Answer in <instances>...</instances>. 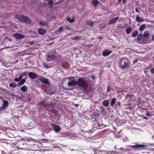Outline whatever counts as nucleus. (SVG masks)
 Listing matches in <instances>:
<instances>
[{"label":"nucleus","instance_id":"f257e3e1","mask_svg":"<svg viewBox=\"0 0 154 154\" xmlns=\"http://www.w3.org/2000/svg\"><path fill=\"white\" fill-rule=\"evenodd\" d=\"M130 65V62L127 58L124 57L121 59L119 61V66L122 69L128 68Z\"/></svg>","mask_w":154,"mask_h":154},{"label":"nucleus","instance_id":"f03ea898","mask_svg":"<svg viewBox=\"0 0 154 154\" xmlns=\"http://www.w3.org/2000/svg\"><path fill=\"white\" fill-rule=\"evenodd\" d=\"M77 85L79 86L82 87L85 90H86L88 88V85L86 82L81 78H79L77 82Z\"/></svg>","mask_w":154,"mask_h":154},{"label":"nucleus","instance_id":"7ed1b4c3","mask_svg":"<svg viewBox=\"0 0 154 154\" xmlns=\"http://www.w3.org/2000/svg\"><path fill=\"white\" fill-rule=\"evenodd\" d=\"M15 18L23 22H26L27 23H31V21L30 19L28 17L24 16L16 15Z\"/></svg>","mask_w":154,"mask_h":154},{"label":"nucleus","instance_id":"20e7f679","mask_svg":"<svg viewBox=\"0 0 154 154\" xmlns=\"http://www.w3.org/2000/svg\"><path fill=\"white\" fill-rule=\"evenodd\" d=\"M77 85V82L75 81L74 78L71 77L68 79V85L69 86H73Z\"/></svg>","mask_w":154,"mask_h":154},{"label":"nucleus","instance_id":"39448f33","mask_svg":"<svg viewBox=\"0 0 154 154\" xmlns=\"http://www.w3.org/2000/svg\"><path fill=\"white\" fill-rule=\"evenodd\" d=\"M51 125L53 127L54 130L55 132H58L60 131V128L58 125L53 124H51Z\"/></svg>","mask_w":154,"mask_h":154},{"label":"nucleus","instance_id":"423d86ee","mask_svg":"<svg viewBox=\"0 0 154 154\" xmlns=\"http://www.w3.org/2000/svg\"><path fill=\"white\" fill-rule=\"evenodd\" d=\"M112 52V51L110 50H105L103 51V55L104 57H106L110 55Z\"/></svg>","mask_w":154,"mask_h":154},{"label":"nucleus","instance_id":"0eeeda50","mask_svg":"<svg viewBox=\"0 0 154 154\" xmlns=\"http://www.w3.org/2000/svg\"><path fill=\"white\" fill-rule=\"evenodd\" d=\"M14 37L17 39H20L24 38V36L21 34L16 33L13 35Z\"/></svg>","mask_w":154,"mask_h":154},{"label":"nucleus","instance_id":"6e6552de","mask_svg":"<svg viewBox=\"0 0 154 154\" xmlns=\"http://www.w3.org/2000/svg\"><path fill=\"white\" fill-rule=\"evenodd\" d=\"M39 79L42 82L45 83L47 85H49L48 80L44 77H41L39 78Z\"/></svg>","mask_w":154,"mask_h":154},{"label":"nucleus","instance_id":"1a4fd4ad","mask_svg":"<svg viewBox=\"0 0 154 154\" xmlns=\"http://www.w3.org/2000/svg\"><path fill=\"white\" fill-rule=\"evenodd\" d=\"M28 75L29 77L32 79H35L38 76L35 73L32 72H29Z\"/></svg>","mask_w":154,"mask_h":154},{"label":"nucleus","instance_id":"9d476101","mask_svg":"<svg viewBox=\"0 0 154 154\" xmlns=\"http://www.w3.org/2000/svg\"><path fill=\"white\" fill-rule=\"evenodd\" d=\"M38 31L39 34L44 35L46 33V31L44 29L39 28L38 29Z\"/></svg>","mask_w":154,"mask_h":154},{"label":"nucleus","instance_id":"9b49d317","mask_svg":"<svg viewBox=\"0 0 154 154\" xmlns=\"http://www.w3.org/2000/svg\"><path fill=\"white\" fill-rule=\"evenodd\" d=\"M145 146L143 145L137 144L134 145H132L131 146L134 148H139L144 147Z\"/></svg>","mask_w":154,"mask_h":154},{"label":"nucleus","instance_id":"f8f14e48","mask_svg":"<svg viewBox=\"0 0 154 154\" xmlns=\"http://www.w3.org/2000/svg\"><path fill=\"white\" fill-rule=\"evenodd\" d=\"M66 19L67 21L71 23H73L75 21V18L74 17H73L72 19H71L69 17H67Z\"/></svg>","mask_w":154,"mask_h":154},{"label":"nucleus","instance_id":"ddd939ff","mask_svg":"<svg viewBox=\"0 0 154 154\" xmlns=\"http://www.w3.org/2000/svg\"><path fill=\"white\" fill-rule=\"evenodd\" d=\"M136 20L137 22H141L143 21L144 19L142 17H140L138 16H137L136 17Z\"/></svg>","mask_w":154,"mask_h":154},{"label":"nucleus","instance_id":"4468645a","mask_svg":"<svg viewBox=\"0 0 154 154\" xmlns=\"http://www.w3.org/2000/svg\"><path fill=\"white\" fill-rule=\"evenodd\" d=\"M118 18V17H116L112 19L109 22V23L110 24H112L114 23L117 20Z\"/></svg>","mask_w":154,"mask_h":154},{"label":"nucleus","instance_id":"2eb2a0df","mask_svg":"<svg viewBox=\"0 0 154 154\" xmlns=\"http://www.w3.org/2000/svg\"><path fill=\"white\" fill-rule=\"evenodd\" d=\"M21 90L23 92H25L27 90V88L26 86L24 85L20 88Z\"/></svg>","mask_w":154,"mask_h":154},{"label":"nucleus","instance_id":"dca6fc26","mask_svg":"<svg viewBox=\"0 0 154 154\" xmlns=\"http://www.w3.org/2000/svg\"><path fill=\"white\" fill-rule=\"evenodd\" d=\"M25 81L26 80L24 79H23L19 82L18 83V85L20 86L23 85L25 83Z\"/></svg>","mask_w":154,"mask_h":154},{"label":"nucleus","instance_id":"f3484780","mask_svg":"<svg viewBox=\"0 0 154 154\" xmlns=\"http://www.w3.org/2000/svg\"><path fill=\"white\" fill-rule=\"evenodd\" d=\"M109 103V101L108 100H104L102 103L103 105L105 106H107Z\"/></svg>","mask_w":154,"mask_h":154},{"label":"nucleus","instance_id":"a211bd4d","mask_svg":"<svg viewBox=\"0 0 154 154\" xmlns=\"http://www.w3.org/2000/svg\"><path fill=\"white\" fill-rule=\"evenodd\" d=\"M8 105V101L7 100H5L3 101L2 107L5 108Z\"/></svg>","mask_w":154,"mask_h":154},{"label":"nucleus","instance_id":"6ab92c4d","mask_svg":"<svg viewBox=\"0 0 154 154\" xmlns=\"http://www.w3.org/2000/svg\"><path fill=\"white\" fill-rule=\"evenodd\" d=\"M116 100H117L116 98H114L113 99H112L111 103V106H114Z\"/></svg>","mask_w":154,"mask_h":154},{"label":"nucleus","instance_id":"aec40b11","mask_svg":"<svg viewBox=\"0 0 154 154\" xmlns=\"http://www.w3.org/2000/svg\"><path fill=\"white\" fill-rule=\"evenodd\" d=\"M98 1L97 0H93L92 1V4L94 6L96 7L98 3Z\"/></svg>","mask_w":154,"mask_h":154},{"label":"nucleus","instance_id":"412c9836","mask_svg":"<svg viewBox=\"0 0 154 154\" xmlns=\"http://www.w3.org/2000/svg\"><path fill=\"white\" fill-rule=\"evenodd\" d=\"M133 97V95H129L127 94L125 96V99H131Z\"/></svg>","mask_w":154,"mask_h":154},{"label":"nucleus","instance_id":"4be33fe9","mask_svg":"<svg viewBox=\"0 0 154 154\" xmlns=\"http://www.w3.org/2000/svg\"><path fill=\"white\" fill-rule=\"evenodd\" d=\"M17 86V85L15 83H11L9 84V86L10 87L14 88Z\"/></svg>","mask_w":154,"mask_h":154},{"label":"nucleus","instance_id":"5701e85b","mask_svg":"<svg viewBox=\"0 0 154 154\" xmlns=\"http://www.w3.org/2000/svg\"><path fill=\"white\" fill-rule=\"evenodd\" d=\"M149 35V34L148 33V32L147 31H145L144 32V34L143 35V37L146 38L148 37Z\"/></svg>","mask_w":154,"mask_h":154},{"label":"nucleus","instance_id":"b1692460","mask_svg":"<svg viewBox=\"0 0 154 154\" xmlns=\"http://www.w3.org/2000/svg\"><path fill=\"white\" fill-rule=\"evenodd\" d=\"M138 31L137 30H135L133 32V34L132 35L133 37H135L138 35Z\"/></svg>","mask_w":154,"mask_h":154},{"label":"nucleus","instance_id":"393cba45","mask_svg":"<svg viewBox=\"0 0 154 154\" xmlns=\"http://www.w3.org/2000/svg\"><path fill=\"white\" fill-rule=\"evenodd\" d=\"M145 25L144 24L141 25V26L140 27L139 30L140 31H142L145 28Z\"/></svg>","mask_w":154,"mask_h":154},{"label":"nucleus","instance_id":"a878e982","mask_svg":"<svg viewBox=\"0 0 154 154\" xmlns=\"http://www.w3.org/2000/svg\"><path fill=\"white\" fill-rule=\"evenodd\" d=\"M143 37V35L142 34H140L137 37V40L138 41H140Z\"/></svg>","mask_w":154,"mask_h":154},{"label":"nucleus","instance_id":"bb28decb","mask_svg":"<svg viewBox=\"0 0 154 154\" xmlns=\"http://www.w3.org/2000/svg\"><path fill=\"white\" fill-rule=\"evenodd\" d=\"M132 29L131 28H128L127 29L126 32L127 33L130 34L132 31Z\"/></svg>","mask_w":154,"mask_h":154},{"label":"nucleus","instance_id":"cd10ccee","mask_svg":"<svg viewBox=\"0 0 154 154\" xmlns=\"http://www.w3.org/2000/svg\"><path fill=\"white\" fill-rule=\"evenodd\" d=\"M39 23L42 25L45 26L47 25V23L46 22L44 21H40L39 22Z\"/></svg>","mask_w":154,"mask_h":154},{"label":"nucleus","instance_id":"c85d7f7f","mask_svg":"<svg viewBox=\"0 0 154 154\" xmlns=\"http://www.w3.org/2000/svg\"><path fill=\"white\" fill-rule=\"evenodd\" d=\"M63 28L62 27H59L57 30V32H61L63 31Z\"/></svg>","mask_w":154,"mask_h":154},{"label":"nucleus","instance_id":"c756f323","mask_svg":"<svg viewBox=\"0 0 154 154\" xmlns=\"http://www.w3.org/2000/svg\"><path fill=\"white\" fill-rule=\"evenodd\" d=\"M81 38V37L79 36H76L74 38H73V39L75 40H78L79 39Z\"/></svg>","mask_w":154,"mask_h":154},{"label":"nucleus","instance_id":"7c9ffc66","mask_svg":"<svg viewBox=\"0 0 154 154\" xmlns=\"http://www.w3.org/2000/svg\"><path fill=\"white\" fill-rule=\"evenodd\" d=\"M48 2V4L51 5V6H52L53 4L52 0H47Z\"/></svg>","mask_w":154,"mask_h":154},{"label":"nucleus","instance_id":"2f4dec72","mask_svg":"<svg viewBox=\"0 0 154 154\" xmlns=\"http://www.w3.org/2000/svg\"><path fill=\"white\" fill-rule=\"evenodd\" d=\"M93 23L91 21H87L86 23L87 25L89 26H91L93 25Z\"/></svg>","mask_w":154,"mask_h":154},{"label":"nucleus","instance_id":"473e14b6","mask_svg":"<svg viewBox=\"0 0 154 154\" xmlns=\"http://www.w3.org/2000/svg\"><path fill=\"white\" fill-rule=\"evenodd\" d=\"M43 66L46 68H48L49 67V66L47 64L45 63H43L42 64Z\"/></svg>","mask_w":154,"mask_h":154},{"label":"nucleus","instance_id":"72a5a7b5","mask_svg":"<svg viewBox=\"0 0 154 154\" xmlns=\"http://www.w3.org/2000/svg\"><path fill=\"white\" fill-rule=\"evenodd\" d=\"M51 112L53 113H54L55 114H57V111L55 109H53L51 110Z\"/></svg>","mask_w":154,"mask_h":154},{"label":"nucleus","instance_id":"f704fd0d","mask_svg":"<svg viewBox=\"0 0 154 154\" xmlns=\"http://www.w3.org/2000/svg\"><path fill=\"white\" fill-rule=\"evenodd\" d=\"M110 89H111V88H110V86L108 85V87H107V91L108 92H109L110 91Z\"/></svg>","mask_w":154,"mask_h":154},{"label":"nucleus","instance_id":"c9c22d12","mask_svg":"<svg viewBox=\"0 0 154 154\" xmlns=\"http://www.w3.org/2000/svg\"><path fill=\"white\" fill-rule=\"evenodd\" d=\"M15 81V82H19L20 80L18 78H15L14 79Z\"/></svg>","mask_w":154,"mask_h":154},{"label":"nucleus","instance_id":"e433bc0d","mask_svg":"<svg viewBox=\"0 0 154 154\" xmlns=\"http://www.w3.org/2000/svg\"><path fill=\"white\" fill-rule=\"evenodd\" d=\"M138 61V60L137 59L134 60L133 61V63H135Z\"/></svg>","mask_w":154,"mask_h":154},{"label":"nucleus","instance_id":"4c0bfd02","mask_svg":"<svg viewBox=\"0 0 154 154\" xmlns=\"http://www.w3.org/2000/svg\"><path fill=\"white\" fill-rule=\"evenodd\" d=\"M30 33H32V34H33L36 33V32L33 31H30Z\"/></svg>","mask_w":154,"mask_h":154},{"label":"nucleus","instance_id":"58836bf2","mask_svg":"<svg viewBox=\"0 0 154 154\" xmlns=\"http://www.w3.org/2000/svg\"><path fill=\"white\" fill-rule=\"evenodd\" d=\"M22 75H20L19 76L18 78H19V79H20V80L21 79H22Z\"/></svg>","mask_w":154,"mask_h":154},{"label":"nucleus","instance_id":"ea45409f","mask_svg":"<svg viewBox=\"0 0 154 154\" xmlns=\"http://www.w3.org/2000/svg\"><path fill=\"white\" fill-rule=\"evenodd\" d=\"M135 11L136 12L138 13H140V12L137 9V7H136L135 8Z\"/></svg>","mask_w":154,"mask_h":154},{"label":"nucleus","instance_id":"a19ab883","mask_svg":"<svg viewBox=\"0 0 154 154\" xmlns=\"http://www.w3.org/2000/svg\"><path fill=\"white\" fill-rule=\"evenodd\" d=\"M146 115L148 116H151V115L149 113H147L146 114Z\"/></svg>","mask_w":154,"mask_h":154},{"label":"nucleus","instance_id":"79ce46f5","mask_svg":"<svg viewBox=\"0 0 154 154\" xmlns=\"http://www.w3.org/2000/svg\"><path fill=\"white\" fill-rule=\"evenodd\" d=\"M151 72L152 73H154V69H152L151 70Z\"/></svg>","mask_w":154,"mask_h":154},{"label":"nucleus","instance_id":"37998d69","mask_svg":"<svg viewBox=\"0 0 154 154\" xmlns=\"http://www.w3.org/2000/svg\"><path fill=\"white\" fill-rule=\"evenodd\" d=\"M39 104H41L42 105H44V103L43 102H40L39 103Z\"/></svg>","mask_w":154,"mask_h":154},{"label":"nucleus","instance_id":"c03bdc74","mask_svg":"<svg viewBox=\"0 0 154 154\" xmlns=\"http://www.w3.org/2000/svg\"><path fill=\"white\" fill-rule=\"evenodd\" d=\"M91 77L93 78V79H95V76L94 75H92L91 76Z\"/></svg>","mask_w":154,"mask_h":154},{"label":"nucleus","instance_id":"a18cd8bd","mask_svg":"<svg viewBox=\"0 0 154 154\" xmlns=\"http://www.w3.org/2000/svg\"><path fill=\"white\" fill-rule=\"evenodd\" d=\"M42 140H44L46 141H48V140L47 139H42Z\"/></svg>","mask_w":154,"mask_h":154},{"label":"nucleus","instance_id":"49530a36","mask_svg":"<svg viewBox=\"0 0 154 154\" xmlns=\"http://www.w3.org/2000/svg\"><path fill=\"white\" fill-rule=\"evenodd\" d=\"M47 57L48 58H51V56H50V55H48L47 56Z\"/></svg>","mask_w":154,"mask_h":154},{"label":"nucleus","instance_id":"de8ad7c7","mask_svg":"<svg viewBox=\"0 0 154 154\" xmlns=\"http://www.w3.org/2000/svg\"><path fill=\"white\" fill-rule=\"evenodd\" d=\"M126 0H122L123 2L124 3H125L126 2Z\"/></svg>","mask_w":154,"mask_h":154},{"label":"nucleus","instance_id":"09e8293b","mask_svg":"<svg viewBox=\"0 0 154 154\" xmlns=\"http://www.w3.org/2000/svg\"><path fill=\"white\" fill-rule=\"evenodd\" d=\"M152 40H154V34L152 36Z\"/></svg>","mask_w":154,"mask_h":154},{"label":"nucleus","instance_id":"8fccbe9b","mask_svg":"<svg viewBox=\"0 0 154 154\" xmlns=\"http://www.w3.org/2000/svg\"><path fill=\"white\" fill-rule=\"evenodd\" d=\"M30 42L31 44H32L34 43V42L33 41H32Z\"/></svg>","mask_w":154,"mask_h":154},{"label":"nucleus","instance_id":"3c124183","mask_svg":"<svg viewBox=\"0 0 154 154\" xmlns=\"http://www.w3.org/2000/svg\"><path fill=\"white\" fill-rule=\"evenodd\" d=\"M117 105L119 106H120V103H117Z\"/></svg>","mask_w":154,"mask_h":154},{"label":"nucleus","instance_id":"603ef678","mask_svg":"<svg viewBox=\"0 0 154 154\" xmlns=\"http://www.w3.org/2000/svg\"><path fill=\"white\" fill-rule=\"evenodd\" d=\"M119 2H121L122 0H118Z\"/></svg>","mask_w":154,"mask_h":154},{"label":"nucleus","instance_id":"864d4df0","mask_svg":"<svg viewBox=\"0 0 154 154\" xmlns=\"http://www.w3.org/2000/svg\"><path fill=\"white\" fill-rule=\"evenodd\" d=\"M8 48V47H5V48H3L2 49H5V48Z\"/></svg>","mask_w":154,"mask_h":154},{"label":"nucleus","instance_id":"5fc2aeb1","mask_svg":"<svg viewBox=\"0 0 154 154\" xmlns=\"http://www.w3.org/2000/svg\"><path fill=\"white\" fill-rule=\"evenodd\" d=\"M152 83L154 85V80L152 81Z\"/></svg>","mask_w":154,"mask_h":154},{"label":"nucleus","instance_id":"6e6d98bb","mask_svg":"<svg viewBox=\"0 0 154 154\" xmlns=\"http://www.w3.org/2000/svg\"><path fill=\"white\" fill-rule=\"evenodd\" d=\"M47 60L48 61H49L50 60L49 59H47Z\"/></svg>","mask_w":154,"mask_h":154},{"label":"nucleus","instance_id":"4d7b16f0","mask_svg":"<svg viewBox=\"0 0 154 154\" xmlns=\"http://www.w3.org/2000/svg\"><path fill=\"white\" fill-rule=\"evenodd\" d=\"M125 138H126V139L127 138V137H125Z\"/></svg>","mask_w":154,"mask_h":154},{"label":"nucleus","instance_id":"13d9d810","mask_svg":"<svg viewBox=\"0 0 154 154\" xmlns=\"http://www.w3.org/2000/svg\"><path fill=\"white\" fill-rule=\"evenodd\" d=\"M75 105H76V106H77V105H78V104H76Z\"/></svg>","mask_w":154,"mask_h":154},{"label":"nucleus","instance_id":"bf43d9fd","mask_svg":"<svg viewBox=\"0 0 154 154\" xmlns=\"http://www.w3.org/2000/svg\"><path fill=\"white\" fill-rule=\"evenodd\" d=\"M75 105H76V106H77V105H78V104H76Z\"/></svg>","mask_w":154,"mask_h":154},{"label":"nucleus","instance_id":"052dcab7","mask_svg":"<svg viewBox=\"0 0 154 154\" xmlns=\"http://www.w3.org/2000/svg\"><path fill=\"white\" fill-rule=\"evenodd\" d=\"M75 105H76V106H77V105H78V104H76Z\"/></svg>","mask_w":154,"mask_h":154}]
</instances>
